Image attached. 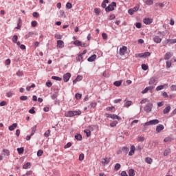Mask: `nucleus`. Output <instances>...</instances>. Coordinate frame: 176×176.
Returning <instances> with one entry per match:
<instances>
[{"instance_id":"nucleus-1","label":"nucleus","mask_w":176,"mask_h":176,"mask_svg":"<svg viewBox=\"0 0 176 176\" xmlns=\"http://www.w3.org/2000/svg\"><path fill=\"white\" fill-rule=\"evenodd\" d=\"M159 123H160V121H159V120L157 119L151 120L147 122H145L144 126L145 127L146 126H156V124H159Z\"/></svg>"},{"instance_id":"nucleus-2","label":"nucleus","mask_w":176,"mask_h":176,"mask_svg":"<svg viewBox=\"0 0 176 176\" xmlns=\"http://www.w3.org/2000/svg\"><path fill=\"white\" fill-rule=\"evenodd\" d=\"M159 80V78L157 77L153 76L151 77L148 81V85L152 86L153 85L154 86H156L157 85V81Z\"/></svg>"},{"instance_id":"nucleus-3","label":"nucleus","mask_w":176,"mask_h":176,"mask_svg":"<svg viewBox=\"0 0 176 176\" xmlns=\"http://www.w3.org/2000/svg\"><path fill=\"white\" fill-rule=\"evenodd\" d=\"M174 43H176V38L175 39L168 38L162 42V44L164 46H167V45H173Z\"/></svg>"},{"instance_id":"nucleus-4","label":"nucleus","mask_w":176,"mask_h":176,"mask_svg":"<svg viewBox=\"0 0 176 176\" xmlns=\"http://www.w3.org/2000/svg\"><path fill=\"white\" fill-rule=\"evenodd\" d=\"M116 8V2H112L108 7L105 8L106 12H112V10H115Z\"/></svg>"},{"instance_id":"nucleus-5","label":"nucleus","mask_w":176,"mask_h":176,"mask_svg":"<svg viewBox=\"0 0 176 176\" xmlns=\"http://www.w3.org/2000/svg\"><path fill=\"white\" fill-rule=\"evenodd\" d=\"M153 107V104H152V103H148L147 104L145 107H144V111L146 112H147L148 113H149V112H151V111H152V108Z\"/></svg>"},{"instance_id":"nucleus-6","label":"nucleus","mask_w":176,"mask_h":176,"mask_svg":"<svg viewBox=\"0 0 176 176\" xmlns=\"http://www.w3.org/2000/svg\"><path fill=\"white\" fill-rule=\"evenodd\" d=\"M126 53H127V47L126 46H122L120 49V56H124L126 54Z\"/></svg>"},{"instance_id":"nucleus-7","label":"nucleus","mask_w":176,"mask_h":176,"mask_svg":"<svg viewBox=\"0 0 176 176\" xmlns=\"http://www.w3.org/2000/svg\"><path fill=\"white\" fill-rule=\"evenodd\" d=\"M71 78V73H67L63 75V80L64 82H68Z\"/></svg>"},{"instance_id":"nucleus-8","label":"nucleus","mask_w":176,"mask_h":176,"mask_svg":"<svg viewBox=\"0 0 176 176\" xmlns=\"http://www.w3.org/2000/svg\"><path fill=\"white\" fill-rule=\"evenodd\" d=\"M163 130H164V126L163 124H159L156 126L157 133H160Z\"/></svg>"},{"instance_id":"nucleus-9","label":"nucleus","mask_w":176,"mask_h":176,"mask_svg":"<svg viewBox=\"0 0 176 176\" xmlns=\"http://www.w3.org/2000/svg\"><path fill=\"white\" fill-rule=\"evenodd\" d=\"M57 47L59 49H63L64 47V41L61 40H58L57 41Z\"/></svg>"},{"instance_id":"nucleus-10","label":"nucleus","mask_w":176,"mask_h":176,"mask_svg":"<svg viewBox=\"0 0 176 176\" xmlns=\"http://www.w3.org/2000/svg\"><path fill=\"white\" fill-rule=\"evenodd\" d=\"M65 116L66 118H72L74 117V111H69L67 113H65Z\"/></svg>"},{"instance_id":"nucleus-11","label":"nucleus","mask_w":176,"mask_h":176,"mask_svg":"<svg viewBox=\"0 0 176 176\" xmlns=\"http://www.w3.org/2000/svg\"><path fill=\"white\" fill-rule=\"evenodd\" d=\"M96 58H97V55L94 54L91 56L89 58H88L87 61H89V63H93V61H94Z\"/></svg>"},{"instance_id":"nucleus-12","label":"nucleus","mask_w":176,"mask_h":176,"mask_svg":"<svg viewBox=\"0 0 176 176\" xmlns=\"http://www.w3.org/2000/svg\"><path fill=\"white\" fill-rule=\"evenodd\" d=\"M153 41L155 43H160L162 42V38H160L159 36H155Z\"/></svg>"},{"instance_id":"nucleus-13","label":"nucleus","mask_w":176,"mask_h":176,"mask_svg":"<svg viewBox=\"0 0 176 176\" xmlns=\"http://www.w3.org/2000/svg\"><path fill=\"white\" fill-rule=\"evenodd\" d=\"M173 57V54L171 52H167L164 56V60H170Z\"/></svg>"},{"instance_id":"nucleus-14","label":"nucleus","mask_w":176,"mask_h":176,"mask_svg":"<svg viewBox=\"0 0 176 176\" xmlns=\"http://www.w3.org/2000/svg\"><path fill=\"white\" fill-rule=\"evenodd\" d=\"M135 151V146H134V145L131 146V151L129 153V156H133V155H134V152Z\"/></svg>"},{"instance_id":"nucleus-15","label":"nucleus","mask_w":176,"mask_h":176,"mask_svg":"<svg viewBox=\"0 0 176 176\" xmlns=\"http://www.w3.org/2000/svg\"><path fill=\"white\" fill-rule=\"evenodd\" d=\"M110 162L109 158H103L102 161V164H103V166H105V164H109Z\"/></svg>"},{"instance_id":"nucleus-16","label":"nucleus","mask_w":176,"mask_h":176,"mask_svg":"<svg viewBox=\"0 0 176 176\" xmlns=\"http://www.w3.org/2000/svg\"><path fill=\"white\" fill-rule=\"evenodd\" d=\"M16 127H17V123H14L8 127V129L10 131H13Z\"/></svg>"},{"instance_id":"nucleus-17","label":"nucleus","mask_w":176,"mask_h":176,"mask_svg":"<svg viewBox=\"0 0 176 176\" xmlns=\"http://www.w3.org/2000/svg\"><path fill=\"white\" fill-rule=\"evenodd\" d=\"M166 86L167 87V84H164V85H160V86H157L156 87V91H160V90H163L164 88H165Z\"/></svg>"},{"instance_id":"nucleus-18","label":"nucleus","mask_w":176,"mask_h":176,"mask_svg":"<svg viewBox=\"0 0 176 176\" xmlns=\"http://www.w3.org/2000/svg\"><path fill=\"white\" fill-rule=\"evenodd\" d=\"M143 21H144V24L148 25V24H151L152 19H148V18H145Z\"/></svg>"},{"instance_id":"nucleus-19","label":"nucleus","mask_w":176,"mask_h":176,"mask_svg":"<svg viewBox=\"0 0 176 176\" xmlns=\"http://www.w3.org/2000/svg\"><path fill=\"white\" fill-rule=\"evenodd\" d=\"M170 110H171V107L168 106V107H166L164 109L163 113L167 114V113H168V112H170Z\"/></svg>"},{"instance_id":"nucleus-20","label":"nucleus","mask_w":176,"mask_h":176,"mask_svg":"<svg viewBox=\"0 0 176 176\" xmlns=\"http://www.w3.org/2000/svg\"><path fill=\"white\" fill-rule=\"evenodd\" d=\"M32 35H38V33H34L32 32H30L28 34H26L25 36V39H28V38H30V36H31Z\"/></svg>"},{"instance_id":"nucleus-21","label":"nucleus","mask_w":176,"mask_h":176,"mask_svg":"<svg viewBox=\"0 0 176 176\" xmlns=\"http://www.w3.org/2000/svg\"><path fill=\"white\" fill-rule=\"evenodd\" d=\"M111 119H117V120H122V118L119 117L118 116H116V114H113L112 116H111Z\"/></svg>"},{"instance_id":"nucleus-22","label":"nucleus","mask_w":176,"mask_h":176,"mask_svg":"<svg viewBox=\"0 0 176 176\" xmlns=\"http://www.w3.org/2000/svg\"><path fill=\"white\" fill-rule=\"evenodd\" d=\"M145 162L148 164H152V162H153V160H152V158H151V157H146L145 158Z\"/></svg>"},{"instance_id":"nucleus-23","label":"nucleus","mask_w":176,"mask_h":176,"mask_svg":"<svg viewBox=\"0 0 176 176\" xmlns=\"http://www.w3.org/2000/svg\"><path fill=\"white\" fill-rule=\"evenodd\" d=\"M171 153V150L170 148H166L164 152V156H168Z\"/></svg>"},{"instance_id":"nucleus-24","label":"nucleus","mask_w":176,"mask_h":176,"mask_svg":"<svg viewBox=\"0 0 176 176\" xmlns=\"http://www.w3.org/2000/svg\"><path fill=\"white\" fill-rule=\"evenodd\" d=\"M129 147H123L121 150H120V152H124V153H129Z\"/></svg>"},{"instance_id":"nucleus-25","label":"nucleus","mask_w":176,"mask_h":176,"mask_svg":"<svg viewBox=\"0 0 176 176\" xmlns=\"http://www.w3.org/2000/svg\"><path fill=\"white\" fill-rule=\"evenodd\" d=\"M133 104V102H131V100H128L125 102L124 107H125L126 108H129V107H131V105Z\"/></svg>"},{"instance_id":"nucleus-26","label":"nucleus","mask_w":176,"mask_h":176,"mask_svg":"<svg viewBox=\"0 0 176 176\" xmlns=\"http://www.w3.org/2000/svg\"><path fill=\"white\" fill-rule=\"evenodd\" d=\"M94 13L96 14V16H100L101 10L100 8H94Z\"/></svg>"},{"instance_id":"nucleus-27","label":"nucleus","mask_w":176,"mask_h":176,"mask_svg":"<svg viewBox=\"0 0 176 176\" xmlns=\"http://www.w3.org/2000/svg\"><path fill=\"white\" fill-rule=\"evenodd\" d=\"M82 113V111H73V116H79Z\"/></svg>"},{"instance_id":"nucleus-28","label":"nucleus","mask_w":176,"mask_h":176,"mask_svg":"<svg viewBox=\"0 0 176 176\" xmlns=\"http://www.w3.org/2000/svg\"><path fill=\"white\" fill-rule=\"evenodd\" d=\"M30 167H31V163L28 162L23 165V168H24L25 170H27L28 168H30Z\"/></svg>"},{"instance_id":"nucleus-29","label":"nucleus","mask_w":176,"mask_h":176,"mask_svg":"<svg viewBox=\"0 0 176 176\" xmlns=\"http://www.w3.org/2000/svg\"><path fill=\"white\" fill-rule=\"evenodd\" d=\"M18 39H19V36H17V35H14L12 38V41L14 43H17Z\"/></svg>"},{"instance_id":"nucleus-30","label":"nucleus","mask_w":176,"mask_h":176,"mask_svg":"<svg viewBox=\"0 0 176 176\" xmlns=\"http://www.w3.org/2000/svg\"><path fill=\"white\" fill-rule=\"evenodd\" d=\"M75 138L76 140H77L78 141H82V135L80 134H77L75 135Z\"/></svg>"},{"instance_id":"nucleus-31","label":"nucleus","mask_w":176,"mask_h":176,"mask_svg":"<svg viewBox=\"0 0 176 176\" xmlns=\"http://www.w3.org/2000/svg\"><path fill=\"white\" fill-rule=\"evenodd\" d=\"M138 142H144V141H145V137H144V136H139L138 138Z\"/></svg>"},{"instance_id":"nucleus-32","label":"nucleus","mask_w":176,"mask_h":176,"mask_svg":"<svg viewBox=\"0 0 176 176\" xmlns=\"http://www.w3.org/2000/svg\"><path fill=\"white\" fill-rule=\"evenodd\" d=\"M77 61H82L83 60V54H80L76 57Z\"/></svg>"},{"instance_id":"nucleus-33","label":"nucleus","mask_w":176,"mask_h":176,"mask_svg":"<svg viewBox=\"0 0 176 176\" xmlns=\"http://www.w3.org/2000/svg\"><path fill=\"white\" fill-rule=\"evenodd\" d=\"M135 175V173L134 172V169H130L129 170V176H134Z\"/></svg>"},{"instance_id":"nucleus-34","label":"nucleus","mask_w":176,"mask_h":176,"mask_svg":"<svg viewBox=\"0 0 176 176\" xmlns=\"http://www.w3.org/2000/svg\"><path fill=\"white\" fill-rule=\"evenodd\" d=\"M84 133H85L87 137H90V135H91V132L89 129L85 130Z\"/></svg>"},{"instance_id":"nucleus-35","label":"nucleus","mask_w":176,"mask_h":176,"mask_svg":"<svg viewBox=\"0 0 176 176\" xmlns=\"http://www.w3.org/2000/svg\"><path fill=\"white\" fill-rule=\"evenodd\" d=\"M114 86H116L117 87H119L122 85V81H116L113 82Z\"/></svg>"},{"instance_id":"nucleus-36","label":"nucleus","mask_w":176,"mask_h":176,"mask_svg":"<svg viewBox=\"0 0 176 176\" xmlns=\"http://www.w3.org/2000/svg\"><path fill=\"white\" fill-rule=\"evenodd\" d=\"M17 151L19 155H21L22 153H24V148H18Z\"/></svg>"},{"instance_id":"nucleus-37","label":"nucleus","mask_w":176,"mask_h":176,"mask_svg":"<svg viewBox=\"0 0 176 176\" xmlns=\"http://www.w3.org/2000/svg\"><path fill=\"white\" fill-rule=\"evenodd\" d=\"M3 153H6V156H9L10 155V151L8 149L4 148L3 149Z\"/></svg>"},{"instance_id":"nucleus-38","label":"nucleus","mask_w":176,"mask_h":176,"mask_svg":"<svg viewBox=\"0 0 176 176\" xmlns=\"http://www.w3.org/2000/svg\"><path fill=\"white\" fill-rule=\"evenodd\" d=\"M74 45H76V46H82V42L76 40L74 42Z\"/></svg>"},{"instance_id":"nucleus-39","label":"nucleus","mask_w":176,"mask_h":176,"mask_svg":"<svg viewBox=\"0 0 176 176\" xmlns=\"http://www.w3.org/2000/svg\"><path fill=\"white\" fill-rule=\"evenodd\" d=\"M120 164L118 163L115 165L114 169L118 171V170H120Z\"/></svg>"},{"instance_id":"nucleus-40","label":"nucleus","mask_w":176,"mask_h":176,"mask_svg":"<svg viewBox=\"0 0 176 176\" xmlns=\"http://www.w3.org/2000/svg\"><path fill=\"white\" fill-rule=\"evenodd\" d=\"M135 57L136 58H143L144 56V53H140V54H135Z\"/></svg>"},{"instance_id":"nucleus-41","label":"nucleus","mask_w":176,"mask_h":176,"mask_svg":"<svg viewBox=\"0 0 176 176\" xmlns=\"http://www.w3.org/2000/svg\"><path fill=\"white\" fill-rule=\"evenodd\" d=\"M52 79H54V80H58V81L62 80L61 78H60L58 76H53L52 77Z\"/></svg>"},{"instance_id":"nucleus-42","label":"nucleus","mask_w":176,"mask_h":176,"mask_svg":"<svg viewBox=\"0 0 176 176\" xmlns=\"http://www.w3.org/2000/svg\"><path fill=\"white\" fill-rule=\"evenodd\" d=\"M146 5H153V0H146L145 2Z\"/></svg>"},{"instance_id":"nucleus-43","label":"nucleus","mask_w":176,"mask_h":176,"mask_svg":"<svg viewBox=\"0 0 176 176\" xmlns=\"http://www.w3.org/2000/svg\"><path fill=\"white\" fill-rule=\"evenodd\" d=\"M20 100L21 101H27V100H28V97L25 96H22L20 97Z\"/></svg>"},{"instance_id":"nucleus-44","label":"nucleus","mask_w":176,"mask_h":176,"mask_svg":"<svg viewBox=\"0 0 176 176\" xmlns=\"http://www.w3.org/2000/svg\"><path fill=\"white\" fill-rule=\"evenodd\" d=\"M72 146V143L68 142L66 145H65L64 148L65 149H67V148H71Z\"/></svg>"},{"instance_id":"nucleus-45","label":"nucleus","mask_w":176,"mask_h":176,"mask_svg":"<svg viewBox=\"0 0 176 176\" xmlns=\"http://www.w3.org/2000/svg\"><path fill=\"white\" fill-rule=\"evenodd\" d=\"M59 13H60V15L62 17H64V19H65V18L67 17V16L65 15V12H64V11L60 10Z\"/></svg>"},{"instance_id":"nucleus-46","label":"nucleus","mask_w":176,"mask_h":176,"mask_svg":"<svg viewBox=\"0 0 176 176\" xmlns=\"http://www.w3.org/2000/svg\"><path fill=\"white\" fill-rule=\"evenodd\" d=\"M76 100H80L82 98V94H76L75 96Z\"/></svg>"},{"instance_id":"nucleus-47","label":"nucleus","mask_w":176,"mask_h":176,"mask_svg":"<svg viewBox=\"0 0 176 176\" xmlns=\"http://www.w3.org/2000/svg\"><path fill=\"white\" fill-rule=\"evenodd\" d=\"M36 131V126H34V127H33L32 129V133L31 135H34V134H35V132Z\"/></svg>"},{"instance_id":"nucleus-48","label":"nucleus","mask_w":176,"mask_h":176,"mask_svg":"<svg viewBox=\"0 0 176 176\" xmlns=\"http://www.w3.org/2000/svg\"><path fill=\"white\" fill-rule=\"evenodd\" d=\"M148 91H151V93H152L153 89H155V86H148V87H146Z\"/></svg>"},{"instance_id":"nucleus-49","label":"nucleus","mask_w":176,"mask_h":176,"mask_svg":"<svg viewBox=\"0 0 176 176\" xmlns=\"http://www.w3.org/2000/svg\"><path fill=\"white\" fill-rule=\"evenodd\" d=\"M142 69L144 70V71H146L148 69V65H145V64H142Z\"/></svg>"},{"instance_id":"nucleus-50","label":"nucleus","mask_w":176,"mask_h":176,"mask_svg":"<svg viewBox=\"0 0 176 176\" xmlns=\"http://www.w3.org/2000/svg\"><path fill=\"white\" fill-rule=\"evenodd\" d=\"M116 124H118L117 121H113V122L110 123L111 127H115L116 126Z\"/></svg>"},{"instance_id":"nucleus-51","label":"nucleus","mask_w":176,"mask_h":176,"mask_svg":"<svg viewBox=\"0 0 176 176\" xmlns=\"http://www.w3.org/2000/svg\"><path fill=\"white\" fill-rule=\"evenodd\" d=\"M97 105V103L96 102H92L90 104V105L89 106V108H96V106Z\"/></svg>"},{"instance_id":"nucleus-52","label":"nucleus","mask_w":176,"mask_h":176,"mask_svg":"<svg viewBox=\"0 0 176 176\" xmlns=\"http://www.w3.org/2000/svg\"><path fill=\"white\" fill-rule=\"evenodd\" d=\"M42 155H43V151L38 150L37 152V156L41 157V156H42Z\"/></svg>"},{"instance_id":"nucleus-53","label":"nucleus","mask_w":176,"mask_h":176,"mask_svg":"<svg viewBox=\"0 0 176 176\" xmlns=\"http://www.w3.org/2000/svg\"><path fill=\"white\" fill-rule=\"evenodd\" d=\"M45 137H49L50 135V129H48L45 133H44Z\"/></svg>"},{"instance_id":"nucleus-54","label":"nucleus","mask_w":176,"mask_h":176,"mask_svg":"<svg viewBox=\"0 0 176 176\" xmlns=\"http://www.w3.org/2000/svg\"><path fill=\"white\" fill-rule=\"evenodd\" d=\"M83 159H85V155L83 153H82L79 155L80 162H82V160H83Z\"/></svg>"},{"instance_id":"nucleus-55","label":"nucleus","mask_w":176,"mask_h":176,"mask_svg":"<svg viewBox=\"0 0 176 176\" xmlns=\"http://www.w3.org/2000/svg\"><path fill=\"white\" fill-rule=\"evenodd\" d=\"M54 37L56 38V39H62L63 38V36H61L60 34H55Z\"/></svg>"},{"instance_id":"nucleus-56","label":"nucleus","mask_w":176,"mask_h":176,"mask_svg":"<svg viewBox=\"0 0 176 176\" xmlns=\"http://www.w3.org/2000/svg\"><path fill=\"white\" fill-rule=\"evenodd\" d=\"M29 113H32V114L35 113V107H32L31 109H30Z\"/></svg>"},{"instance_id":"nucleus-57","label":"nucleus","mask_w":176,"mask_h":176,"mask_svg":"<svg viewBox=\"0 0 176 176\" xmlns=\"http://www.w3.org/2000/svg\"><path fill=\"white\" fill-rule=\"evenodd\" d=\"M143 54H144V57H149V56H151V52H146L143 53Z\"/></svg>"},{"instance_id":"nucleus-58","label":"nucleus","mask_w":176,"mask_h":176,"mask_svg":"<svg viewBox=\"0 0 176 176\" xmlns=\"http://www.w3.org/2000/svg\"><path fill=\"white\" fill-rule=\"evenodd\" d=\"M33 17H36V19H38L39 17V14L36 12H33Z\"/></svg>"},{"instance_id":"nucleus-59","label":"nucleus","mask_w":176,"mask_h":176,"mask_svg":"<svg viewBox=\"0 0 176 176\" xmlns=\"http://www.w3.org/2000/svg\"><path fill=\"white\" fill-rule=\"evenodd\" d=\"M32 24V27H36V25L38 24V23L36 22V21H33L31 23Z\"/></svg>"},{"instance_id":"nucleus-60","label":"nucleus","mask_w":176,"mask_h":176,"mask_svg":"<svg viewBox=\"0 0 176 176\" xmlns=\"http://www.w3.org/2000/svg\"><path fill=\"white\" fill-rule=\"evenodd\" d=\"M58 94H57V93H54L52 96V100H56V98L58 97Z\"/></svg>"},{"instance_id":"nucleus-61","label":"nucleus","mask_w":176,"mask_h":176,"mask_svg":"<svg viewBox=\"0 0 176 176\" xmlns=\"http://www.w3.org/2000/svg\"><path fill=\"white\" fill-rule=\"evenodd\" d=\"M170 90H171L172 91H176V85H173L170 87Z\"/></svg>"},{"instance_id":"nucleus-62","label":"nucleus","mask_w":176,"mask_h":176,"mask_svg":"<svg viewBox=\"0 0 176 176\" xmlns=\"http://www.w3.org/2000/svg\"><path fill=\"white\" fill-rule=\"evenodd\" d=\"M6 96H7V97L10 98V97H12V96H13V92L12 91L8 92L6 94Z\"/></svg>"},{"instance_id":"nucleus-63","label":"nucleus","mask_w":176,"mask_h":176,"mask_svg":"<svg viewBox=\"0 0 176 176\" xmlns=\"http://www.w3.org/2000/svg\"><path fill=\"white\" fill-rule=\"evenodd\" d=\"M164 141V142H170V141H171V138H165Z\"/></svg>"},{"instance_id":"nucleus-64","label":"nucleus","mask_w":176,"mask_h":176,"mask_svg":"<svg viewBox=\"0 0 176 176\" xmlns=\"http://www.w3.org/2000/svg\"><path fill=\"white\" fill-rule=\"evenodd\" d=\"M171 67V62L170 61H166V68H170Z\"/></svg>"}]
</instances>
